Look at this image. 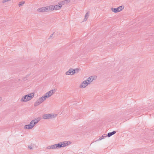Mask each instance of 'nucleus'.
<instances>
[{
    "instance_id": "nucleus-1",
    "label": "nucleus",
    "mask_w": 154,
    "mask_h": 154,
    "mask_svg": "<svg viewBox=\"0 0 154 154\" xmlns=\"http://www.w3.org/2000/svg\"><path fill=\"white\" fill-rule=\"evenodd\" d=\"M39 118L35 119L31 121L29 124L26 125L24 126V128L29 129L32 128L40 120Z\"/></svg>"
},
{
    "instance_id": "nucleus-2",
    "label": "nucleus",
    "mask_w": 154,
    "mask_h": 154,
    "mask_svg": "<svg viewBox=\"0 0 154 154\" xmlns=\"http://www.w3.org/2000/svg\"><path fill=\"white\" fill-rule=\"evenodd\" d=\"M71 143L70 141H64L54 144L56 149H60L62 147H64L70 144Z\"/></svg>"
},
{
    "instance_id": "nucleus-3",
    "label": "nucleus",
    "mask_w": 154,
    "mask_h": 154,
    "mask_svg": "<svg viewBox=\"0 0 154 154\" xmlns=\"http://www.w3.org/2000/svg\"><path fill=\"white\" fill-rule=\"evenodd\" d=\"M47 98L46 96L45 95L44 96L39 98L36 101L35 103L34 106H37L39 105L40 104L42 103Z\"/></svg>"
},
{
    "instance_id": "nucleus-4",
    "label": "nucleus",
    "mask_w": 154,
    "mask_h": 154,
    "mask_svg": "<svg viewBox=\"0 0 154 154\" xmlns=\"http://www.w3.org/2000/svg\"><path fill=\"white\" fill-rule=\"evenodd\" d=\"M57 116L53 114H44L42 116V118L44 119H53L55 117Z\"/></svg>"
},
{
    "instance_id": "nucleus-5",
    "label": "nucleus",
    "mask_w": 154,
    "mask_h": 154,
    "mask_svg": "<svg viewBox=\"0 0 154 154\" xmlns=\"http://www.w3.org/2000/svg\"><path fill=\"white\" fill-rule=\"evenodd\" d=\"M124 8V7L123 6H121L116 8H111V10L112 11L115 13H117L121 11Z\"/></svg>"
},
{
    "instance_id": "nucleus-6",
    "label": "nucleus",
    "mask_w": 154,
    "mask_h": 154,
    "mask_svg": "<svg viewBox=\"0 0 154 154\" xmlns=\"http://www.w3.org/2000/svg\"><path fill=\"white\" fill-rule=\"evenodd\" d=\"M57 89L54 88L53 89L49 91L46 93L45 94V95L46 96L47 98L51 97L55 91H57Z\"/></svg>"
},
{
    "instance_id": "nucleus-7",
    "label": "nucleus",
    "mask_w": 154,
    "mask_h": 154,
    "mask_svg": "<svg viewBox=\"0 0 154 154\" xmlns=\"http://www.w3.org/2000/svg\"><path fill=\"white\" fill-rule=\"evenodd\" d=\"M48 10L47 7H46L40 8L37 9L38 11L41 12H48Z\"/></svg>"
},
{
    "instance_id": "nucleus-8",
    "label": "nucleus",
    "mask_w": 154,
    "mask_h": 154,
    "mask_svg": "<svg viewBox=\"0 0 154 154\" xmlns=\"http://www.w3.org/2000/svg\"><path fill=\"white\" fill-rule=\"evenodd\" d=\"M75 74L74 69L73 68H70L69 70L66 72V75H72Z\"/></svg>"
},
{
    "instance_id": "nucleus-9",
    "label": "nucleus",
    "mask_w": 154,
    "mask_h": 154,
    "mask_svg": "<svg viewBox=\"0 0 154 154\" xmlns=\"http://www.w3.org/2000/svg\"><path fill=\"white\" fill-rule=\"evenodd\" d=\"M88 84L87 81H84L80 85L79 87L80 88H85L88 85Z\"/></svg>"
},
{
    "instance_id": "nucleus-10",
    "label": "nucleus",
    "mask_w": 154,
    "mask_h": 154,
    "mask_svg": "<svg viewBox=\"0 0 154 154\" xmlns=\"http://www.w3.org/2000/svg\"><path fill=\"white\" fill-rule=\"evenodd\" d=\"M34 93H31L27 95V100L29 101L30 100L34 97Z\"/></svg>"
},
{
    "instance_id": "nucleus-11",
    "label": "nucleus",
    "mask_w": 154,
    "mask_h": 154,
    "mask_svg": "<svg viewBox=\"0 0 154 154\" xmlns=\"http://www.w3.org/2000/svg\"><path fill=\"white\" fill-rule=\"evenodd\" d=\"M54 6V10H56L60 9L62 7V5H60L59 3H58V5H56Z\"/></svg>"
},
{
    "instance_id": "nucleus-12",
    "label": "nucleus",
    "mask_w": 154,
    "mask_h": 154,
    "mask_svg": "<svg viewBox=\"0 0 154 154\" xmlns=\"http://www.w3.org/2000/svg\"><path fill=\"white\" fill-rule=\"evenodd\" d=\"M48 9V12H50L54 10V6L53 5H50L48 6H46Z\"/></svg>"
},
{
    "instance_id": "nucleus-13",
    "label": "nucleus",
    "mask_w": 154,
    "mask_h": 154,
    "mask_svg": "<svg viewBox=\"0 0 154 154\" xmlns=\"http://www.w3.org/2000/svg\"><path fill=\"white\" fill-rule=\"evenodd\" d=\"M27 95L24 96L20 99V101L21 102H26L29 101V100H27Z\"/></svg>"
},
{
    "instance_id": "nucleus-14",
    "label": "nucleus",
    "mask_w": 154,
    "mask_h": 154,
    "mask_svg": "<svg viewBox=\"0 0 154 154\" xmlns=\"http://www.w3.org/2000/svg\"><path fill=\"white\" fill-rule=\"evenodd\" d=\"M116 131H113L112 132L108 133L106 136H107L108 137H110L112 135L116 134Z\"/></svg>"
},
{
    "instance_id": "nucleus-15",
    "label": "nucleus",
    "mask_w": 154,
    "mask_h": 154,
    "mask_svg": "<svg viewBox=\"0 0 154 154\" xmlns=\"http://www.w3.org/2000/svg\"><path fill=\"white\" fill-rule=\"evenodd\" d=\"M68 0H66L62 1L60 2L59 3L60 5L62 6V5H64L66 3H67L68 2Z\"/></svg>"
},
{
    "instance_id": "nucleus-16",
    "label": "nucleus",
    "mask_w": 154,
    "mask_h": 154,
    "mask_svg": "<svg viewBox=\"0 0 154 154\" xmlns=\"http://www.w3.org/2000/svg\"><path fill=\"white\" fill-rule=\"evenodd\" d=\"M46 148L48 149H55V146L54 145L48 146Z\"/></svg>"
},
{
    "instance_id": "nucleus-17",
    "label": "nucleus",
    "mask_w": 154,
    "mask_h": 154,
    "mask_svg": "<svg viewBox=\"0 0 154 154\" xmlns=\"http://www.w3.org/2000/svg\"><path fill=\"white\" fill-rule=\"evenodd\" d=\"M91 77H89L86 80L87 81V82H88V84H90L93 81V79H91Z\"/></svg>"
},
{
    "instance_id": "nucleus-18",
    "label": "nucleus",
    "mask_w": 154,
    "mask_h": 154,
    "mask_svg": "<svg viewBox=\"0 0 154 154\" xmlns=\"http://www.w3.org/2000/svg\"><path fill=\"white\" fill-rule=\"evenodd\" d=\"M89 16V13L88 12L85 15V18L84 19L85 21H86V20H87V19H88V17Z\"/></svg>"
},
{
    "instance_id": "nucleus-19",
    "label": "nucleus",
    "mask_w": 154,
    "mask_h": 154,
    "mask_svg": "<svg viewBox=\"0 0 154 154\" xmlns=\"http://www.w3.org/2000/svg\"><path fill=\"white\" fill-rule=\"evenodd\" d=\"M106 137V136H103V135H102L101 137H100V138H99V139H98V140H97L96 141H99V140H101L103 139L104 138V137Z\"/></svg>"
},
{
    "instance_id": "nucleus-20",
    "label": "nucleus",
    "mask_w": 154,
    "mask_h": 154,
    "mask_svg": "<svg viewBox=\"0 0 154 154\" xmlns=\"http://www.w3.org/2000/svg\"><path fill=\"white\" fill-rule=\"evenodd\" d=\"M25 3L24 2H20L19 3V6H22Z\"/></svg>"
},
{
    "instance_id": "nucleus-21",
    "label": "nucleus",
    "mask_w": 154,
    "mask_h": 154,
    "mask_svg": "<svg viewBox=\"0 0 154 154\" xmlns=\"http://www.w3.org/2000/svg\"><path fill=\"white\" fill-rule=\"evenodd\" d=\"M79 69L78 68H76L75 69H74V71L75 73L78 72L79 71Z\"/></svg>"
},
{
    "instance_id": "nucleus-22",
    "label": "nucleus",
    "mask_w": 154,
    "mask_h": 154,
    "mask_svg": "<svg viewBox=\"0 0 154 154\" xmlns=\"http://www.w3.org/2000/svg\"><path fill=\"white\" fill-rule=\"evenodd\" d=\"M11 0H3L2 1V2L3 3H4L6 2H8L9 1H11Z\"/></svg>"
},
{
    "instance_id": "nucleus-23",
    "label": "nucleus",
    "mask_w": 154,
    "mask_h": 154,
    "mask_svg": "<svg viewBox=\"0 0 154 154\" xmlns=\"http://www.w3.org/2000/svg\"><path fill=\"white\" fill-rule=\"evenodd\" d=\"M54 32L52 34H51L49 36V38H48V39H50V38H51L53 36V35H54Z\"/></svg>"
},
{
    "instance_id": "nucleus-24",
    "label": "nucleus",
    "mask_w": 154,
    "mask_h": 154,
    "mask_svg": "<svg viewBox=\"0 0 154 154\" xmlns=\"http://www.w3.org/2000/svg\"><path fill=\"white\" fill-rule=\"evenodd\" d=\"M28 148L30 149H32V148L30 146H28Z\"/></svg>"
},
{
    "instance_id": "nucleus-25",
    "label": "nucleus",
    "mask_w": 154,
    "mask_h": 154,
    "mask_svg": "<svg viewBox=\"0 0 154 154\" xmlns=\"http://www.w3.org/2000/svg\"><path fill=\"white\" fill-rule=\"evenodd\" d=\"M90 77H91V79H93V80H94V78L93 76H90Z\"/></svg>"
},
{
    "instance_id": "nucleus-26",
    "label": "nucleus",
    "mask_w": 154,
    "mask_h": 154,
    "mask_svg": "<svg viewBox=\"0 0 154 154\" xmlns=\"http://www.w3.org/2000/svg\"><path fill=\"white\" fill-rule=\"evenodd\" d=\"M2 100V98L0 97V101H1Z\"/></svg>"
}]
</instances>
